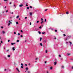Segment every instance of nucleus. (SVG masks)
Returning <instances> with one entry per match:
<instances>
[{
	"label": "nucleus",
	"mask_w": 73,
	"mask_h": 73,
	"mask_svg": "<svg viewBox=\"0 0 73 73\" xmlns=\"http://www.w3.org/2000/svg\"><path fill=\"white\" fill-rule=\"evenodd\" d=\"M9 22L10 23H9L8 25V26L10 25L11 24H12V23L11 22V21H9Z\"/></svg>",
	"instance_id": "obj_1"
},
{
	"label": "nucleus",
	"mask_w": 73,
	"mask_h": 73,
	"mask_svg": "<svg viewBox=\"0 0 73 73\" xmlns=\"http://www.w3.org/2000/svg\"><path fill=\"white\" fill-rule=\"evenodd\" d=\"M19 6L20 7H23V4H21L19 5Z\"/></svg>",
	"instance_id": "obj_2"
},
{
	"label": "nucleus",
	"mask_w": 73,
	"mask_h": 73,
	"mask_svg": "<svg viewBox=\"0 0 73 73\" xmlns=\"http://www.w3.org/2000/svg\"><path fill=\"white\" fill-rule=\"evenodd\" d=\"M12 49L13 51L15 50V47H13L12 48Z\"/></svg>",
	"instance_id": "obj_3"
},
{
	"label": "nucleus",
	"mask_w": 73,
	"mask_h": 73,
	"mask_svg": "<svg viewBox=\"0 0 73 73\" xmlns=\"http://www.w3.org/2000/svg\"><path fill=\"white\" fill-rule=\"evenodd\" d=\"M57 64V62H54V65H56V64Z\"/></svg>",
	"instance_id": "obj_4"
},
{
	"label": "nucleus",
	"mask_w": 73,
	"mask_h": 73,
	"mask_svg": "<svg viewBox=\"0 0 73 73\" xmlns=\"http://www.w3.org/2000/svg\"><path fill=\"white\" fill-rule=\"evenodd\" d=\"M16 44V43H11V44L12 45H14V44Z\"/></svg>",
	"instance_id": "obj_5"
},
{
	"label": "nucleus",
	"mask_w": 73,
	"mask_h": 73,
	"mask_svg": "<svg viewBox=\"0 0 73 73\" xmlns=\"http://www.w3.org/2000/svg\"><path fill=\"white\" fill-rule=\"evenodd\" d=\"M16 69L18 71V72H20V71H19V70L18 68H16Z\"/></svg>",
	"instance_id": "obj_6"
},
{
	"label": "nucleus",
	"mask_w": 73,
	"mask_h": 73,
	"mask_svg": "<svg viewBox=\"0 0 73 73\" xmlns=\"http://www.w3.org/2000/svg\"><path fill=\"white\" fill-rule=\"evenodd\" d=\"M2 32L3 34H4V33H5V32L4 31H2Z\"/></svg>",
	"instance_id": "obj_7"
},
{
	"label": "nucleus",
	"mask_w": 73,
	"mask_h": 73,
	"mask_svg": "<svg viewBox=\"0 0 73 73\" xmlns=\"http://www.w3.org/2000/svg\"><path fill=\"white\" fill-rule=\"evenodd\" d=\"M7 57H11V55H9L7 56Z\"/></svg>",
	"instance_id": "obj_8"
},
{
	"label": "nucleus",
	"mask_w": 73,
	"mask_h": 73,
	"mask_svg": "<svg viewBox=\"0 0 73 73\" xmlns=\"http://www.w3.org/2000/svg\"><path fill=\"white\" fill-rule=\"evenodd\" d=\"M42 40V38L40 37V41H41V40Z\"/></svg>",
	"instance_id": "obj_9"
},
{
	"label": "nucleus",
	"mask_w": 73,
	"mask_h": 73,
	"mask_svg": "<svg viewBox=\"0 0 73 73\" xmlns=\"http://www.w3.org/2000/svg\"><path fill=\"white\" fill-rule=\"evenodd\" d=\"M40 46H42V43H40Z\"/></svg>",
	"instance_id": "obj_10"
},
{
	"label": "nucleus",
	"mask_w": 73,
	"mask_h": 73,
	"mask_svg": "<svg viewBox=\"0 0 73 73\" xmlns=\"http://www.w3.org/2000/svg\"><path fill=\"white\" fill-rule=\"evenodd\" d=\"M44 43H46V41L44 40Z\"/></svg>",
	"instance_id": "obj_11"
},
{
	"label": "nucleus",
	"mask_w": 73,
	"mask_h": 73,
	"mask_svg": "<svg viewBox=\"0 0 73 73\" xmlns=\"http://www.w3.org/2000/svg\"><path fill=\"white\" fill-rule=\"evenodd\" d=\"M38 33L39 34H41V33L40 31H38Z\"/></svg>",
	"instance_id": "obj_12"
},
{
	"label": "nucleus",
	"mask_w": 73,
	"mask_h": 73,
	"mask_svg": "<svg viewBox=\"0 0 73 73\" xmlns=\"http://www.w3.org/2000/svg\"><path fill=\"white\" fill-rule=\"evenodd\" d=\"M19 16H17V17H16V18L17 19H18V18H19Z\"/></svg>",
	"instance_id": "obj_13"
},
{
	"label": "nucleus",
	"mask_w": 73,
	"mask_h": 73,
	"mask_svg": "<svg viewBox=\"0 0 73 73\" xmlns=\"http://www.w3.org/2000/svg\"><path fill=\"white\" fill-rule=\"evenodd\" d=\"M26 70H28V67H27L26 68H25Z\"/></svg>",
	"instance_id": "obj_14"
},
{
	"label": "nucleus",
	"mask_w": 73,
	"mask_h": 73,
	"mask_svg": "<svg viewBox=\"0 0 73 73\" xmlns=\"http://www.w3.org/2000/svg\"><path fill=\"white\" fill-rule=\"evenodd\" d=\"M50 69H51V70H52V69H53V68L52 67H50Z\"/></svg>",
	"instance_id": "obj_15"
},
{
	"label": "nucleus",
	"mask_w": 73,
	"mask_h": 73,
	"mask_svg": "<svg viewBox=\"0 0 73 73\" xmlns=\"http://www.w3.org/2000/svg\"><path fill=\"white\" fill-rule=\"evenodd\" d=\"M30 15L31 16V15H32V13H30Z\"/></svg>",
	"instance_id": "obj_16"
},
{
	"label": "nucleus",
	"mask_w": 73,
	"mask_h": 73,
	"mask_svg": "<svg viewBox=\"0 0 73 73\" xmlns=\"http://www.w3.org/2000/svg\"><path fill=\"white\" fill-rule=\"evenodd\" d=\"M61 68H64V66H62Z\"/></svg>",
	"instance_id": "obj_17"
},
{
	"label": "nucleus",
	"mask_w": 73,
	"mask_h": 73,
	"mask_svg": "<svg viewBox=\"0 0 73 73\" xmlns=\"http://www.w3.org/2000/svg\"><path fill=\"white\" fill-rule=\"evenodd\" d=\"M17 42H19V40H17Z\"/></svg>",
	"instance_id": "obj_18"
},
{
	"label": "nucleus",
	"mask_w": 73,
	"mask_h": 73,
	"mask_svg": "<svg viewBox=\"0 0 73 73\" xmlns=\"http://www.w3.org/2000/svg\"><path fill=\"white\" fill-rule=\"evenodd\" d=\"M70 54H69V53H67V56H68V55H70Z\"/></svg>",
	"instance_id": "obj_19"
},
{
	"label": "nucleus",
	"mask_w": 73,
	"mask_h": 73,
	"mask_svg": "<svg viewBox=\"0 0 73 73\" xmlns=\"http://www.w3.org/2000/svg\"><path fill=\"white\" fill-rule=\"evenodd\" d=\"M45 32L42 33V34L43 35H44V34H45Z\"/></svg>",
	"instance_id": "obj_20"
},
{
	"label": "nucleus",
	"mask_w": 73,
	"mask_h": 73,
	"mask_svg": "<svg viewBox=\"0 0 73 73\" xmlns=\"http://www.w3.org/2000/svg\"><path fill=\"white\" fill-rule=\"evenodd\" d=\"M43 22H44V21H42L41 23V24H42V23H43Z\"/></svg>",
	"instance_id": "obj_21"
},
{
	"label": "nucleus",
	"mask_w": 73,
	"mask_h": 73,
	"mask_svg": "<svg viewBox=\"0 0 73 73\" xmlns=\"http://www.w3.org/2000/svg\"><path fill=\"white\" fill-rule=\"evenodd\" d=\"M27 9H29V7H27Z\"/></svg>",
	"instance_id": "obj_22"
},
{
	"label": "nucleus",
	"mask_w": 73,
	"mask_h": 73,
	"mask_svg": "<svg viewBox=\"0 0 73 73\" xmlns=\"http://www.w3.org/2000/svg\"><path fill=\"white\" fill-rule=\"evenodd\" d=\"M55 32H57V30H55Z\"/></svg>",
	"instance_id": "obj_23"
},
{
	"label": "nucleus",
	"mask_w": 73,
	"mask_h": 73,
	"mask_svg": "<svg viewBox=\"0 0 73 73\" xmlns=\"http://www.w3.org/2000/svg\"><path fill=\"white\" fill-rule=\"evenodd\" d=\"M16 24H19V23L18 22H16Z\"/></svg>",
	"instance_id": "obj_24"
},
{
	"label": "nucleus",
	"mask_w": 73,
	"mask_h": 73,
	"mask_svg": "<svg viewBox=\"0 0 73 73\" xmlns=\"http://www.w3.org/2000/svg\"><path fill=\"white\" fill-rule=\"evenodd\" d=\"M21 65H22V66H24V64L23 63H21Z\"/></svg>",
	"instance_id": "obj_25"
},
{
	"label": "nucleus",
	"mask_w": 73,
	"mask_h": 73,
	"mask_svg": "<svg viewBox=\"0 0 73 73\" xmlns=\"http://www.w3.org/2000/svg\"><path fill=\"white\" fill-rule=\"evenodd\" d=\"M39 23V21H36V23Z\"/></svg>",
	"instance_id": "obj_26"
},
{
	"label": "nucleus",
	"mask_w": 73,
	"mask_h": 73,
	"mask_svg": "<svg viewBox=\"0 0 73 73\" xmlns=\"http://www.w3.org/2000/svg\"><path fill=\"white\" fill-rule=\"evenodd\" d=\"M66 14H69V12H66Z\"/></svg>",
	"instance_id": "obj_27"
},
{
	"label": "nucleus",
	"mask_w": 73,
	"mask_h": 73,
	"mask_svg": "<svg viewBox=\"0 0 73 73\" xmlns=\"http://www.w3.org/2000/svg\"><path fill=\"white\" fill-rule=\"evenodd\" d=\"M14 33L15 34H15H16V33L15 32H14Z\"/></svg>",
	"instance_id": "obj_28"
},
{
	"label": "nucleus",
	"mask_w": 73,
	"mask_h": 73,
	"mask_svg": "<svg viewBox=\"0 0 73 73\" xmlns=\"http://www.w3.org/2000/svg\"><path fill=\"white\" fill-rule=\"evenodd\" d=\"M30 25H32V23H31V22H30Z\"/></svg>",
	"instance_id": "obj_29"
},
{
	"label": "nucleus",
	"mask_w": 73,
	"mask_h": 73,
	"mask_svg": "<svg viewBox=\"0 0 73 73\" xmlns=\"http://www.w3.org/2000/svg\"><path fill=\"white\" fill-rule=\"evenodd\" d=\"M63 36H66V35H65V34H63Z\"/></svg>",
	"instance_id": "obj_30"
},
{
	"label": "nucleus",
	"mask_w": 73,
	"mask_h": 73,
	"mask_svg": "<svg viewBox=\"0 0 73 73\" xmlns=\"http://www.w3.org/2000/svg\"><path fill=\"white\" fill-rule=\"evenodd\" d=\"M39 28H40V29H41V27L40 26L39 27Z\"/></svg>",
	"instance_id": "obj_31"
},
{
	"label": "nucleus",
	"mask_w": 73,
	"mask_h": 73,
	"mask_svg": "<svg viewBox=\"0 0 73 73\" xmlns=\"http://www.w3.org/2000/svg\"><path fill=\"white\" fill-rule=\"evenodd\" d=\"M21 32L22 33H23V31H22V30H21Z\"/></svg>",
	"instance_id": "obj_32"
},
{
	"label": "nucleus",
	"mask_w": 73,
	"mask_h": 73,
	"mask_svg": "<svg viewBox=\"0 0 73 73\" xmlns=\"http://www.w3.org/2000/svg\"><path fill=\"white\" fill-rule=\"evenodd\" d=\"M69 42L70 43V44H72V42Z\"/></svg>",
	"instance_id": "obj_33"
},
{
	"label": "nucleus",
	"mask_w": 73,
	"mask_h": 73,
	"mask_svg": "<svg viewBox=\"0 0 73 73\" xmlns=\"http://www.w3.org/2000/svg\"><path fill=\"white\" fill-rule=\"evenodd\" d=\"M4 1H8V0H4Z\"/></svg>",
	"instance_id": "obj_34"
},
{
	"label": "nucleus",
	"mask_w": 73,
	"mask_h": 73,
	"mask_svg": "<svg viewBox=\"0 0 73 73\" xmlns=\"http://www.w3.org/2000/svg\"><path fill=\"white\" fill-rule=\"evenodd\" d=\"M23 37V35H21V37Z\"/></svg>",
	"instance_id": "obj_35"
},
{
	"label": "nucleus",
	"mask_w": 73,
	"mask_h": 73,
	"mask_svg": "<svg viewBox=\"0 0 73 73\" xmlns=\"http://www.w3.org/2000/svg\"><path fill=\"white\" fill-rule=\"evenodd\" d=\"M18 35L19 36H20V34L18 33Z\"/></svg>",
	"instance_id": "obj_36"
},
{
	"label": "nucleus",
	"mask_w": 73,
	"mask_h": 73,
	"mask_svg": "<svg viewBox=\"0 0 73 73\" xmlns=\"http://www.w3.org/2000/svg\"><path fill=\"white\" fill-rule=\"evenodd\" d=\"M48 52V51H47V50H46V53H47Z\"/></svg>",
	"instance_id": "obj_37"
},
{
	"label": "nucleus",
	"mask_w": 73,
	"mask_h": 73,
	"mask_svg": "<svg viewBox=\"0 0 73 73\" xmlns=\"http://www.w3.org/2000/svg\"><path fill=\"white\" fill-rule=\"evenodd\" d=\"M10 41V40H8V42H9Z\"/></svg>",
	"instance_id": "obj_38"
},
{
	"label": "nucleus",
	"mask_w": 73,
	"mask_h": 73,
	"mask_svg": "<svg viewBox=\"0 0 73 73\" xmlns=\"http://www.w3.org/2000/svg\"><path fill=\"white\" fill-rule=\"evenodd\" d=\"M21 68H23V66H21Z\"/></svg>",
	"instance_id": "obj_39"
},
{
	"label": "nucleus",
	"mask_w": 73,
	"mask_h": 73,
	"mask_svg": "<svg viewBox=\"0 0 73 73\" xmlns=\"http://www.w3.org/2000/svg\"><path fill=\"white\" fill-rule=\"evenodd\" d=\"M30 8H32V6H30Z\"/></svg>",
	"instance_id": "obj_40"
},
{
	"label": "nucleus",
	"mask_w": 73,
	"mask_h": 73,
	"mask_svg": "<svg viewBox=\"0 0 73 73\" xmlns=\"http://www.w3.org/2000/svg\"><path fill=\"white\" fill-rule=\"evenodd\" d=\"M44 21L45 22H46V19H45L44 20Z\"/></svg>",
	"instance_id": "obj_41"
},
{
	"label": "nucleus",
	"mask_w": 73,
	"mask_h": 73,
	"mask_svg": "<svg viewBox=\"0 0 73 73\" xmlns=\"http://www.w3.org/2000/svg\"><path fill=\"white\" fill-rule=\"evenodd\" d=\"M48 11V9H46L45 10V11Z\"/></svg>",
	"instance_id": "obj_42"
},
{
	"label": "nucleus",
	"mask_w": 73,
	"mask_h": 73,
	"mask_svg": "<svg viewBox=\"0 0 73 73\" xmlns=\"http://www.w3.org/2000/svg\"><path fill=\"white\" fill-rule=\"evenodd\" d=\"M7 12H8V10H7L6 11V12L7 13Z\"/></svg>",
	"instance_id": "obj_43"
},
{
	"label": "nucleus",
	"mask_w": 73,
	"mask_h": 73,
	"mask_svg": "<svg viewBox=\"0 0 73 73\" xmlns=\"http://www.w3.org/2000/svg\"><path fill=\"white\" fill-rule=\"evenodd\" d=\"M41 21H43V19L41 18Z\"/></svg>",
	"instance_id": "obj_44"
},
{
	"label": "nucleus",
	"mask_w": 73,
	"mask_h": 73,
	"mask_svg": "<svg viewBox=\"0 0 73 73\" xmlns=\"http://www.w3.org/2000/svg\"><path fill=\"white\" fill-rule=\"evenodd\" d=\"M1 28H2V29H3V27L2 26V27H1Z\"/></svg>",
	"instance_id": "obj_45"
},
{
	"label": "nucleus",
	"mask_w": 73,
	"mask_h": 73,
	"mask_svg": "<svg viewBox=\"0 0 73 73\" xmlns=\"http://www.w3.org/2000/svg\"><path fill=\"white\" fill-rule=\"evenodd\" d=\"M59 56L60 57H61V55H59Z\"/></svg>",
	"instance_id": "obj_46"
},
{
	"label": "nucleus",
	"mask_w": 73,
	"mask_h": 73,
	"mask_svg": "<svg viewBox=\"0 0 73 73\" xmlns=\"http://www.w3.org/2000/svg\"><path fill=\"white\" fill-rule=\"evenodd\" d=\"M25 19H27V17H25Z\"/></svg>",
	"instance_id": "obj_47"
},
{
	"label": "nucleus",
	"mask_w": 73,
	"mask_h": 73,
	"mask_svg": "<svg viewBox=\"0 0 73 73\" xmlns=\"http://www.w3.org/2000/svg\"><path fill=\"white\" fill-rule=\"evenodd\" d=\"M26 6L27 7H28V5L27 4L26 5Z\"/></svg>",
	"instance_id": "obj_48"
},
{
	"label": "nucleus",
	"mask_w": 73,
	"mask_h": 73,
	"mask_svg": "<svg viewBox=\"0 0 73 73\" xmlns=\"http://www.w3.org/2000/svg\"><path fill=\"white\" fill-rule=\"evenodd\" d=\"M46 62H47L46 61H45L44 62L45 64H46Z\"/></svg>",
	"instance_id": "obj_49"
},
{
	"label": "nucleus",
	"mask_w": 73,
	"mask_h": 73,
	"mask_svg": "<svg viewBox=\"0 0 73 73\" xmlns=\"http://www.w3.org/2000/svg\"><path fill=\"white\" fill-rule=\"evenodd\" d=\"M5 71H6V70H7V69H5L4 70Z\"/></svg>",
	"instance_id": "obj_50"
},
{
	"label": "nucleus",
	"mask_w": 73,
	"mask_h": 73,
	"mask_svg": "<svg viewBox=\"0 0 73 73\" xmlns=\"http://www.w3.org/2000/svg\"><path fill=\"white\" fill-rule=\"evenodd\" d=\"M9 50H7V52H8V51H9Z\"/></svg>",
	"instance_id": "obj_51"
},
{
	"label": "nucleus",
	"mask_w": 73,
	"mask_h": 73,
	"mask_svg": "<svg viewBox=\"0 0 73 73\" xmlns=\"http://www.w3.org/2000/svg\"><path fill=\"white\" fill-rule=\"evenodd\" d=\"M11 13H12V15H13V12H12Z\"/></svg>",
	"instance_id": "obj_52"
},
{
	"label": "nucleus",
	"mask_w": 73,
	"mask_h": 73,
	"mask_svg": "<svg viewBox=\"0 0 73 73\" xmlns=\"http://www.w3.org/2000/svg\"><path fill=\"white\" fill-rule=\"evenodd\" d=\"M1 43H3V41H1Z\"/></svg>",
	"instance_id": "obj_53"
},
{
	"label": "nucleus",
	"mask_w": 73,
	"mask_h": 73,
	"mask_svg": "<svg viewBox=\"0 0 73 73\" xmlns=\"http://www.w3.org/2000/svg\"><path fill=\"white\" fill-rule=\"evenodd\" d=\"M61 60H62V58H60Z\"/></svg>",
	"instance_id": "obj_54"
},
{
	"label": "nucleus",
	"mask_w": 73,
	"mask_h": 73,
	"mask_svg": "<svg viewBox=\"0 0 73 73\" xmlns=\"http://www.w3.org/2000/svg\"><path fill=\"white\" fill-rule=\"evenodd\" d=\"M54 39H56V37H55L54 38Z\"/></svg>",
	"instance_id": "obj_55"
},
{
	"label": "nucleus",
	"mask_w": 73,
	"mask_h": 73,
	"mask_svg": "<svg viewBox=\"0 0 73 73\" xmlns=\"http://www.w3.org/2000/svg\"><path fill=\"white\" fill-rule=\"evenodd\" d=\"M31 65V64L30 63L29 64V65Z\"/></svg>",
	"instance_id": "obj_56"
},
{
	"label": "nucleus",
	"mask_w": 73,
	"mask_h": 73,
	"mask_svg": "<svg viewBox=\"0 0 73 73\" xmlns=\"http://www.w3.org/2000/svg\"><path fill=\"white\" fill-rule=\"evenodd\" d=\"M9 4H12V3L10 2V3H9Z\"/></svg>",
	"instance_id": "obj_57"
},
{
	"label": "nucleus",
	"mask_w": 73,
	"mask_h": 73,
	"mask_svg": "<svg viewBox=\"0 0 73 73\" xmlns=\"http://www.w3.org/2000/svg\"><path fill=\"white\" fill-rule=\"evenodd\" d=\"M38 59L37 58H36L35 59V60H37Z\"/></svg>",
	"instance_id": "obj_58"
},
{
	"label": "nucleus",
	"mask_w": 73,
	"mask_h": 73,
	"mask_svg": "<svg viewBox=\"0 0 73 73\" xmlns=\"http://www.w3.org/2000/svg\"><path fill=\"white\" fill-rule=\"evenodd\" d=\"M25 66H27V64H25Z\"/></svg>",
	"instance_id": "obj_59"
},
{
	"label": "nucleus",
	"mask_w": 73,
	"mask_h": 73,
	"mask_svg": "<svg viewBox=\"0 0 73 73\" xmlns=\"http://www.w3.org/2000/svg\"><path fill=\"white\" fill-rule=\"evenodd\" d=\"M4 49H5V47L4 48Z\"/></svg>",
	"instance_id": "obj_60"
},
{
	"label": "nucleus",
	"mask_w": 73,
	"mask_h": 73,
	"mask_svg": "<svg viewBox=\"0 0 73 73\" xmlns=\"http://www.w3.org/2000/svg\"><path fill=\"white\" fill-rule=\"evenodd\" d=\"M28 73H30V72H29V71H28Z\"/></svg>",
	"instance_id": "obj_61"
},
{
	"label": "nucleus",
	"mask_w": 73,
	"mask_h": 73,
	"mask_svg": "<svg viewBox=\"0 0 73 73\" xmlns=\"http://www.w3.org/2000/svg\"><path fill=\"white\" fill-rule=\"evenodd\" d=\"M25 42H27V40H25Z\"/></svg>",
	"instance_id": "obj_62"
},
{
	"label": "nucleus",
	"mask_w": 73,
	"mask_h": 73,
	"mask_svg": "<svg viewBox=\"0 0 73 73\" xmlns=\"http://www.w3.org/2000/svg\"><path fill=\"white\" fill-rule=\"evenodd\" d=\"M47 73H49V72H47Z\"/></svg>",
	"instance_id": "obj_63"
},
{
	"label": "nucleus",
	"mask_w": 73,
	"mask_h": 73,
	"mask_svg": "<svg viewBox=\"0 0 73 73\" xmlns=\"http://www.w3.org/2000/svg\"><path fill=\"white\" fill-rule=\"evenodd\" d=\"M72 69H73V67H72Z\"/></svg>",
	"instance_id": "obj_64"
}]
</instances>
